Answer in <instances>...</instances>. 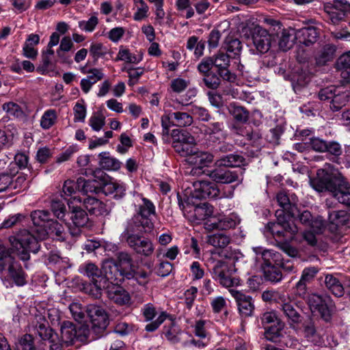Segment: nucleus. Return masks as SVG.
<instances>
[{
  "label": "nucleus",
  "mask_w": 350,
  "mask_h": 350,
  "mask_svg": "<svg viewBox=\"0 0 350 350\" xmlns=\"http://www.w3.org/2000/svg\"><path fill=\"white\" fill-rule=\"evenodd\" d=\"M310 185L318 192H330L338 202L350 208V183L330 164L318 170L316 177L310 179Z\"/></svg>",
  "instance_id": "obj_1"
},
{
  "label": "nucleus",
  "mask_w": 350,
  "mask_h": 350,
  "mask_svg": "<svg viewBox=\"0 0 350 350\" xmlns=\"http://www.w3.org/2000/svg\"><path fill=\"white\" fill-rule=\"evenodd\" d=\"M151 231L152 230L142 228L141 226L126 224L120 235V239L137 254L150 256L154 250V245L150 239L144 237L142 234Z\"/></svg>",
  "instance_id": "obj_2"
},
{
  "label": "nucleus",
  "mask_w": 350,
  "mask_h": 350,
  "mask_svg": "<svg viewBox=\"0 0 350 350\" xmlns=\"http://www.w3.org/2000/svg\"><path fill=\"white\" fill-rule=\"evenodd\" d=\"M12 246L17 251L20 259L26 261L30 258L29 253H36L40 245L36 237L27 230H21L10 238Z\"/></svg>",
  "instance_id": "obj_3"
},
{
  "label": "nucleus",
  "mask_w": 350,
  "mask_h": 350,
  "mask_svg": "<svg viewBox=\"0 0 350 350\" xmlns=\"http://www.w3.org/2000/svg\"><path fill=\"white\" fill-rule=\"evenodd\" d=\"M32 331L40 338L48 343L50 350H62L63 341L53 329L49 327V323L44 316L36 315L31 321Z\"/></svg>",
  "instance_id": "obj_4"
},
{
  "label": "nucleus",
  "mask_w": 350,
  "mask_h": 350,
  "mask_svg": "<svg viewBox=\"0 0 350 350\" xmlns=\"http://www.w3.org/2000/svg\"><path fill=\"white\" fill-rule=\"evenodd\" d=\"M276 222L267 224L269 230L275 239L292 241L294 235L298 232V228L292 218L283 215L282 211H275Z\"/></svg>",
  "instance_id": "obj_5"
},
{
  "label": "nucleus",
  "mask_w": 350,
  "mask_h": 350,
  "mask_svg": "<svg viewBox=\"0 0 350 350\" xmlns=\"http://www.w3.org/2000/svg\"><path fill=\"white\" fill-rule=\"evenodd\" d=\"M0 271L5 277V280L12 281L18 286H23L27 283L26 274L20 263L12 256L3 254L0 257Z\"/></svg>",
  "instance_id": "obj_6"
},
{
  "label": "nucleus",
  "mask_w": 350,
  "mask_h": 350,
  "mask_svg": "<svg viewBox=\"0 0 350 350\" xmlns=\"http://www.w3.org/2000/svg\"><path fill=\"white\" fill-rule=\"evenodd\" d=\"M186 204L179 200L178 204L183 211L185 216L192 223L200 224L210 217L213 213V206L207 202L195 204L193 200L187 198Z\"/></svg>",
  "instance_id": "obj_7"
},
{
  "label": "nucleus",
  "mask_w": 350,
  "mask_h": 350,
  "mask_svg": "<svg viewBox=\"0 0 350 350\" xmlns=\"http://www.w3.org/2000/svg\"><path fill=\"white\" fill-rule=\"evenodd\" d=\"M86 313L90 321L91 330L97 336V338L101 337L109 324L107 312L101 306L88 305L86 308Z\"/></svg>",
  "instance_id": "obj_8"
},
{
  "label": "nucleus",
  "mask_w": 350,
  "mask_h": 350,
  "mask_svg": "<svg viewBox=\"0 0 350 350\" xmlns=\"http://www.w3.org/2000/svg\"><path fill=\"white\" fill-rule=\"evenodd\" d=\"M82 198L80 197L74 196L68 200V206L70 210V219L72 221L74 227L68 226L70 234L72 237H78L81 234V228L86 226L89 221V217L87 213L82 209L81 207L75 205V202L81 203Z\"/></svg>",
  "instance_id": "obj_9"
},
{
  "label": "nucleus",
  "mask_w": 350,
  "mask_h": 350,
  "mask_svg": "<svg viewBox=\"0 0 350 350\" xmlns=\"http://www.w3.org/2000/svg\"><path fill=\"white\" fill-rule=\"evenodd\" d=\"M155 206L154 204L148 198H142V204L139 205V211L135 215L127 224L141 226L146 230H152L154 224L150 217L154 215Z\"/></svg>",
  "instance_id": "obj_10"
},
{
  "label": "nucleus",
  "mask_w": 350,
  "mask_h": 350,
  "mask_svg": "<svg viewBox=\"0 0 350 350\" xmlns=\"http://www.w3.org/2000/svg\"><path fill=\"white\" fill-rule=\"evenodd\" d=\"M103 278L105 281V287L121 284L128 270L121 269L116 262L112 260H105L103 264Z\"/></svg>",
  "instance_id": "obj_11"
},
{
  "label": "nucleus",
  "mask_w": 350,
  "mask_h": 350,
  "mask_svg": "<svg viewBox=\"0 0 350 350\" xmlns=\"http://www.w3.org/2000/svg\"><path fill=\"white\" fill-rule=\"evenodd\" d=\"M213 278L224 287H232L238 284V280L231 277L229 265L224 260H217L211 269Z\"/></svg>",
  "instance_id": "obj_12"
},
{
  "label": "nucleus",
  "mask_w": 350,
  "mask_h": 350,
  "mask_svg": "<svg viewBox=\"0 0 350 350\" xmlns=\"http://www.w3.org/2000/svg\"><path fill=\"white\" fill-rule=\"evenodd\" d=\"M274 35L273 28L269 30L256 25L252 32L253 44L258 53L264 54L269 51L271 44V37Z\"/></svg>",
  "instance_id": "obj_13"
},
{
  "label": "nucleus",
  "mask_w": 350,
  "mask_h": 350,
  "mask_svg": "<svg viewBox=\"0 0 350 350\" xmlns=\"http://www.w3.org/2000/svg\"><path fill=\"white\" fill-rule=\"evenodd\" d=\"M193 190L191 192V200L193 198H216L219 196V189L215 183L209 180H197L193 183Z\"/></svg>",
  "instance_id": "obj_14"
},
{
  "label": "nucleus",
  "mask_w": 350,
  "mask_h": 350,
  "mask_svg": "<svg viewBox=\"0 0 350 350\" xmlns=\"http://www.w3.org/2000/svg\"><path fill=\"white\" fill-rule=\"evenodd\" d=\"M265 22L273 28L274 35L275 34L279 38L278 45L280 49L286 51L292 48L294 40L296 39L293 30L282 29V25L273 19H266Z\"/></svg>",
  "instance_id": "obj_15"
},
{
  "label": "nucleus",
  "mask_w": 350,
  "mask_h": 350,
  "mask_svg": "<svg viewBox=\"0 0 350 350\" xmlns=\"http://www.w3.org/2000/svg\"><path fill=\"white\" fill-rule=\"evenodd\" d=\"M62 340L66 346L74 344L76 340H83L85 338L86 329L77 327L73 323L64 321L61 325Z\"/></svg>",
  "instance_id": "obj_16"
},
{
  "label": "nucleus",
  "mask_w": 350,
  "mask_h": 350,
  "mask_svg": "<svg viewBox=\"0 0 350 350\" xmlns=\"http://www.w3.org/2000/svg\"><path fill=\"white\" fill-rule=\"evenodd\" d=\"M253 251L256 254V262L261 269L281 264V254L280 252L262 247H253Z\"/></svg>",
  "instance_id": "obj_17"
},
{
  "label": "nucleus",
  "mask_w": 350,
  "mask_h": 350,
  "mask_svg": "<svg viewBox=\"0 0 350 350\" xmlns=\"http://www.w3.org/2000/svg\"><path fill=\"white\" fill-rule=\"evenodd\" d=\"M349 2L347 0H333L324 5V10L333 24L342 21L347 13H350Z\"/></svg>",
  "instance_id": "obj_18"
},
{
  "label": "nucleus",
  "mask_w": 350,
  "mask_h": 350,
  "mask_svg": "<svg viewBox=\"0 0 350 350\" xmlns=\"http://www.w3.org/2000/svg\"><path fill=\"white\" fill-rule=\"evenodd\" d=\"M277 202L280 208L277 211H282L283 215L288 218H292L296 216L298 212L297 207V197L295 194H288L286 191H280L276 196Z\"/></svg>",
  "instance_id": "obj_19"
},
{
  "label": "nucleus",
  "mask_w": 350,
  "mask_h": 350,
  "mask_svg": "<svg viewBox=\"0 0 350 350\" xmlns=\"http://www.w3.org/2000/svg\"><path fill=\"white\" fill-rule=\"evenodd\" d=\"M239 223V216L232 213L228 215L221 216L217 219L208 220L205 225L206 228L208 230H227L234 228Z\"/></svg>",
  "instance_id": "obj_20"
},
{
  "label": "nucleus",
  "mask_w": 350,
  "mask_h": 350,
  "mask_svg": "<svg viewBox=\"0 0 350 350\" xmlns=\"http://www.w3.org/2000/svg\"><path fill=\"white\" fill-rule=\"evenodd\" d=\"M230 293L236 301L241 316L244 318L252 317L255 309L252 297L235 290H230Z\"/></svg>",
  "instance_id": "obj_21"
},
{
  "label": "nucleus",
  "mask_w": 350,
  "mask_h": 350,
  "mask_svg": "<svg viewBox=\"0 0 350 350\" xmlns=\"http://www.w3.org/2000/svg\"><path fill=\"white\" fill-rule=\"evenodd\" d=\"M207 175L215 182L221 184H230L240 180V176L237 171H232L226 168L217 167L213 170H208Z\"/></svg>",
  "instance_id": "obj_22"
},
{
  "label": "nucleus",
  "mask_w": 350,
  "mask_h": 350,
  "mask_svg": "<svg viewBox=\"0 0 350 350\" xmlns=\"http://www.w3.org/2000/svg\"><path fill=\"white\" fill-rule=\"evenodd\" d=\"M189 163L196 165L191 170L193 174L205 173L202 168L208 166L213 161V155L208 152L199 151L197 148L196 152L186 159Z\"/></svg>",
  "instance_id": "obj_23"
},
{
  "label": "nucleus",
  "mask_w": 350,
  "mask_h": 350,
  "mask_svg": "<svg viewBox=\"0 0 350 350\" xmlns=\"http://www.w3.org/2000/svg\"><path fill=\"white\" fill-rule=\"evenodd\" d=\"M230 55L224 53H218L213 57V66L217 68L218 75L224 80L231 81L234 79V77L228 70L230 66Z\"/></svg>",
  "instance_id": "obj_24"
},
{
  "label": "nucleus",
  "mask_w": 350,
  "mask_h": 350,
  "mask_svg": "<svg viewBox=\"0 0 350 350\" xmlns=\"http://www.w3.org/2000/svg\"><path fill=\"white\" fill-rule=\"evenodd\" d=\"M81 273L86 275L92 282H96L98 286L105 287V281L103 278V271L92 262H86L79 268Z\"/></svg>",
  "instance_id": "obj_25"
},
{
  "label": "nucleus",
  "mask_w": 350,
  "mask_h": 350,
  "mask_svg": "<svg viewBox=\"0 0 350 350\" xmlns=\"http://www.w3.org/2000/svg\"><path fill=\"white\" fill-rule=\"evenodd\" d=\"M8 171L10 174L16 176L19 170H27L29 172L32 170V167L29 164V156L24 152H18L15 154L14 161L10 162L8 165Z\"/></svg>",
  "instance_id": "obj_26"
},
{
  "label": "nucleus",
  "mask_w": 350,
  "mask_h": 350,
  "mask_svg": "<svg viewBox=\"0 0 350 350\" xmlns=\"http://www.w3.org/2000/svg\"><path fill=\"white\" fill-rule=\"evenodd\" d=\"M81 202L90 215L98 216L107 213L105 204L95 197L86 196L82 199Z\"/></svg>",
  "instance_id": "obj_27"
},
{
  "label": "nucleus",
  "mask_w": 350,
  "mask_h": 350,
  "mask_svg": "<svg viewBox=\"0 0 350 350\" xmlns=\"http://www.w3.org/2000/svg\"><path fill=\"white\" fill-rule=\"evenodd\" d=\"M107 295L109 299L120 306L129 305L131 302L129 293L120 284L109 286L107 288Z\"/></svg>",
  "instance_id": "obj_28"
},
{
  "label": "nucleus",
  "mask_w": 350,
  "mask_h": 350,
  "mask_svg": "<svg viewBox=\"0 0 350 350\" xmlns=\"http://www.w3.org/2000/svg\"><path fill=\"white\" fill-rule=\"evenodd\" d=\"M295 218L298 219L300 223L303 225L310 227L314 232L316 233L321 232L324 226L323 221L319 219L314 220L312 214L308 211H304L300 213L298 209L296 216L293 217V219Z\"/></svg>",
  "instance_id": "obj_29"
},
{
  "label": "nucleus",
  "mask_w": 350,
  "mask_h": 350,
  "mask_svg": "<svg viewBox=\"0 0 350 350\" xmlns=\"http://www.w3.org/2000/svg\"><path fill=\"white\" fill-rule=\"evenodd\" d=\"M319 37V32L314 27H308L298 29L295 32V38L299 43L310 46L315 43Z\"/></svg>",
  "instance_id": "obj_30"
},
{
  "label": "nucleus",
  "mask_w": 350,
  "mask_h": 350,
  "mask_svg": "<svg viewBox=\"0 0 350 350\" xmlns=\"http://www.w3.org/2000/svg\"><path fill=\"white\" fill-rule=\"evenodd\" d=\"M245 163V158L239 154H229L221 157L215 161L216 167H237L244 165Z\"/></svg>",
  "instance_id": "obj_31"
},
{
  "label": "nucleus",
  "mask_w": 350,
  "mask_h": 350,
  "mask_svg": "<svg viewBox=\"0 0 350 350\" xmlns=\"http://www.w3.org/2000/svg\"><path fill=\"white\" fill-rule=\"evenodd\" d=\"M107 196H112L115 200H121L126 196V185L123 183H106L103 187Z\"/></svg>",
  "instance_id": "obj_32"
},
{
  "label": "nucleus",
  "mask_w": 350,
  "mask_h": 350,
  "mask_svg": "<svg viewBox=\"0 0 350 350\" xmlns=\"http://www.w3.org/2000/svg\"><path fill=\"white\" fill-rule=\"evenodd\" d=\"M279 309L283 312L284 315L294 323H299L301 321V315L292 301H288L285 297L280 304Z\"/></svg>",
  "instance_id": "obj_33"
},
{
  "label": "nucleus",
  "mask_w": 350,
  "mask_h": 350,
  "mask_svg": "<svg viewBox=\"0 0 350 350\" xmlns=\"http://www.w3.org/2000/svg\"><path fill=\"white\" fill-rule=\"evenodd\" d=\"M228 113L234 120L239 123L245 124L250 117L249 111L244 107L238 105L235 102L230 103L227 107Z\"/></svg>",
  "instance_id": "obj_34"
},
{
  "label": "nucleus",
  "mask_w": 350,
  "mask_h": 350,
  "mask_svg": "<svg viewBox=\"0 0 350 350\" xmlns=\"http://www.w3.org/2000/svg\"><path fill=\"white\" fill-rule=\"evenodd\" d=\"M304 336L315 345H321L323 340L321 336L317 332L314 323L308 322L303 325Z\"/></svg>",
  "instance_id": "obj_35"
},
{
  "label": "nucleus",
  "mask_w": 350,
  "mask_h": 350,
  "mask_svg": "<svg viewBox=\"0 0 350 350\" xmlns=\"http://www.w3.org/2000/svg\"><path fill=\"white\" fill-rule=\"evenodd\" d=\"M100 159L99 165L101 168L107 170H118L121 167V162L117 159L110 157L107 152H100L98 154Z\"/></svg>",
  "instance_id": "obj_36"
},
{
  "label": "nucleus",
  "mask_w": 350,
  "mask_h": 350,
  "mask_svg": "<svg viewBox=\"0 0 350 350\" xmlns=\"http://www.w3.org/2000/svg\"><path fill=\"white\" fill-rule=\"evenodd\" d=\"M48 211L36 210L31 213V218L34 226L47 228L53 219Z\"/></svg>",
  "instance_id": "obj_37"
},
{
  "label": "nucleus",
  "mask_w": 350,
  "mask_h": 350,
  "mask_svg": "<svg viewBox=\"0 0 350 350\" xmlns=\"http://www.w3.org/2000/svg\"><path fill=\"white\" fill-rule=\"evenodd\" d=\"M171 137L173 139L172 144H196L194 137L185 131L173 129Z\"/></svg>",
  "instance_id": "obj_38"
},
{
  "label": "nucleus",
  "mask_w": 350,
  "mask_h": 350,
  "mask_svg": "<svg viewBox=\"0 0 350 350\" xmlns=\"http://www.w3.org/2000/svg\"><path fill=\"white\" fill-rule=\"evenodd\" d=\"M79 191L86 196H90L89 193H98L101 189L96 180H85L82 177L79 178Z\"/></svg>",
  "instance_id": "obj_39"
},
{
  "label": "nucleus",
  "mask_w": 350,
  "mask_h": 350,
  "mask_svg": "<svg viewBox=\"0 0 350 350\" xmlns=\"http://www.w3.org/2000/svg\"><path fill=\"white\" fill-rule=\"evenodd\" d=\"M325 284L326 287L336 297H342L344 294V288L338 278L332 275H327L325 279Z\"/></svg>",
  "instance_id": "obj_40"
},
{
  "label": "nucleus",
  "mask_w": 350,
  "mask_h": 350,
  "mask_svg": "<svg viewBox=\"0 0 350 350\" xmlns=\"http://www.w3.org/2000/svg\"><path fill=\"white\" fill-rule=\"evenodd\" d=\"M337 69L345 79H350V51L342 54L336 62Z\"/></svg>",
  "instance_id": "obj_41"
},
{
  "label": "nucleus",
  "mask_w": 350,
  "mask_h": 350,
  "mask_svg": "<svg viewBox=\"0 0 350 350\" xmlns=\"http://www.w3.org/2000/svg\"><path fill=\"white\" fill-rule=\"evenodd\" d=\"M284 327V324L282 321H278L276 325L270 326L265 332L266 339L273 342H278Z\"/></svg>",
  "instance_id": "obj_42"
},
{
  "label": "nucleus",
  "mask_w": 350,
  "mask_h": 350,
  "mask_svg": "<svg viewBox=\"0 0 350 350\" xmlns=\"http://www.w3.org/2000/svg\"><path fill=\"white\" fill-rule=\"evenodd\" d=\"M225 48L228 55H232L234 58L240 55L242 50V43L238 39L232 36H228L225 40Z\"/></svg>",
  "instance_id": "obj_43"
},
{
  "label": "nucleus",
  "mask_w": 350,
  "mask_h": 350,
  "mask_svg": "<svg viewBox=\"0 0 350 350\" xmlns=\"http://www.w3.org/2000/svg\"><path fill=\"white\" fill-rule=\"evenodd\" d=\"M348 101V94L337 88V92L330 101L329 107L333 111H337L344 107Z\"/></svg>",
  "instance_id": "obj_44"
},
{
  "label": "nucleus",
  "mask_w": 350,
  "mask_h": 350,
  "mask_svg": "<svg viewBox=\"0 0 350 350\" xmlns=\"http://www.w3.org/2000/svg\"><path fill=\"white\" fill-rule=\"evenodd\" d=\"M173 123L174 126L185 127L190 126L193 122V118L186 112H172Z\"/></svg>",
  "instance_id": "obj_45"
},
{
  "label": "nucleus",
  "mask_w": 350,
  "mask_h": 350,
  "mask_svg": "<svg viewBox=\"0 0 350 350\" xmlns=\"http://www.w3.org/2000/svg\"><path fill=\"white\" fill-rule=\"evenodd\" d=\"M265 279L273 283H277L282 280V273L280 269L279 265L269 267L261 269Z\"/></svg>",
  "instance_id": "obj_46"
},
{
  "label": "nucleus",
  "mask_w": 350,
  "mask_h": 350,
  "mask_svg": "<svg viewBox=\"0 0 350 350\" xmlns=\"http://www.w3.org/2000/svg\"><path fill=\"white\" fill-rule=\"evenodd\" d=\"M207 242L215 247L224 248L230 243V238L223 233L213 234L208 237Z\"/></svg>",
  "instance_id": "obj_47"
},
{
  "label": "nucleus",
  "mask_w": 350,
  "mask_h": 350,
  "mask_svg": "<svg viewBox=\"0 0 350 350\" xmlns=\"http://www.w3.org/2000/svg\"><path fill=\"white\" fill-rule=\"evenodd\" d=\"M335 52V46L329 44L325 45L317 57V64L319 65H325L327 62L333 60Z\"/></svg>",
  "instance_id": "obj_48"
},
{
  "label": "nucleus",
  "mask_w": 350,
  "mask_h": 350,
  "mask_svg": "<svg viewBox=\"0 0 350 350\" xmlns=\"http://www.w3.org/2000/svg\"><path fill=\"white\" fill-rule=\"evenodd\" d=\"M16 175L15 178H14V176H11L10 189L20 191L25 189L28 185V175L24 172H18Z\"/></svg>",
  "instance_id": "obj_49"
},
{
  "label": "nucleus",
  "mask_w": 350,
  "mask_h": 350,
  "mask_svg": "<svg viewBox=\"0 0 350 350\" xmlns=\"http://www.w3.org/2000/svg\"><path fill=\"white\" fill-rule=\"evenodd\" d=\"M150 275V273H148L144 270L135 271L133 269L128 270L127 273H126V278H134L139 284L144 286L148 282Z\"/></svg>",
  "instance_id": "obj_50"
},
{
  "label": "nucleus",
  "mask_w": 350,
  "mask_h": 350,
  "mask_svg": "<svg viewBox=\"0 0 350 350\" xmlns=\"http://www.w3.org/2000/svg\"><path fill=\"white\" fill-rule=\"evenodd\" d=\"M116 265H118L121 269L126 270L133 269V258L128 252H121L117 255Z\"/></svg>",
  "instance_id": "obj_51"
},
{
  "label": "nucleus",
  "mask_w": 350,
  "mask_h": 350,
  "mask_svg": "<svg viewBox=\"0 0 350 350\" xmlns=\"http://www.w3.org/2000/svg\"><path fill=\"white\" fill-rule=\"evenodd\" d=\"M261 298L265 302H275L280 304L282 299L285 298V296L278 291L268 289L262 292Z\"/></svg>",
  "instance_id": "obj_52"
},
{
  "label": "nucleus",
  "mask_w": 350,
  "mask_h": 350,
  "mask_svg": "<svg viewBox=\"0 0 350 350\" xmlns=\"http://www.w3.org/2000/svg\"><path fill=\"white\" fill-rule=\"evenodd\" d=\"M172 147L180 156L187 158L193 155L198 148L196 144H172Z\"/></svg>",
  "instance_id": "obj_53"
},
{
  "label": "nucleus",
  "mask_w": 350,
  "mask_h": 350,
  "mask_svg": "<svg viewBox=\"0 0 350 350\" xmlns=\"http://www.w3.org/2000/svg\"><path fill=\"white\" fill-rule=\"evenodd\" d=\"M56 119V111L54 109L47 110L41 118L40 125L44 129H49L55 124Z\"/></svg>",
  "instance_id": "obj_54"
},
{
  "label": "nucleus",
  "mask_w": 350,
  "mask_h": 350,
  "mask_svg": "<svg viewBox=\"0 0 350 350\" xmlns=\"http://www.w3.org/2000/svg\"><path fill=\"white\" fill-rule=\"evenodd\" d=\"M77 191H79V178H77V181L68 179L64 182L62 192L64 193L63 196L65 198L66 197H72Z\"/></svg>",
  "instance_id": "obj_55"
},
{
  "label": "nucleus",
  "mask_w": 350,
  "mask_h": 350,
  "mask_svg": "<svg viewBox=\"0 0 350 350\" xmlns=\"http://www.w3.org/2000/svg\"><path fill=\"white\" fill-rule=\"evenodd\" d=\"M3 109L10 116L16 118L23 117L24 115L23 108L17 103L8 102L3 105Z\"/></svg>",
  "instance_id": "obj_56"
},
{
  "label": "nucleus",
  "mask_w": 350,
  "mask_h": 350,
  "mask_svg": "<svg viewBox=\"0 0 350 350\" xmlns=\"http://www.w3.org/2000/svg\"><path fill=\"white\" fill-rule=\"evenodd\" d=\"M47 228L49 233L55 234L59 239H66L64 228L57 220L52 219Z\"/></svg>",
  "instance_id": "obj_57"
},
{
  "label": "nucleus",
  "mask_w": 350,
  "mask_h": 350,
  "mask_svg": "<svg viewBox=\"0 0 350 350\" xmlns=\"http://www.w3.org/2000/svg\"><path fill=\"white\" fill-rule=\"evenodd\" d=\"M165 328L166 329L164 332L165 337L170 342L176 344L180 341L183 334L177 330L173 323H170L168 328Z\"/></svg>",
  "instance_id": "obj_58"
},
{
  "label": "nucleus",
  "mask_w": 350,
  "mask_h": 350,
  "mask_svg": "<svg viewBox=\"0 0 350 350\" xmlns=\"http://www.w3.org/2000/svg\"><path fill=\"white\" fill-rule=\"evenodd\" d=\"M117 59L127 63L137 64L142 60V57L136 56L131 53L128 49H122L119 51Z\"/></svg>",
  "instance_id": "obj_59"
},
{
  "label": "nucleus",
  "mask_w": 350,
  "mask_h": 350,
  "mask_svg": "<svg viewBox=\"0 0 350 350\" xmlns=\"http://www.w3.org/2000/svg\"><path fill=\"white\" fill-rule=\"evenodd\" d=\"M17 350H35L33 339L31 335H24L16 344Z\"/></svg>",
  "instance_id": "obj_60"
},
{
  "label": "nucleus",
  "mask_w": 350,
  "mask_h": 350,
  "mask_svg": "<svg viewBox=\"0 0 350 350\" xmlns=\"http://www.w3.org/2000/svg\"><path fill=\"white\" fill-rule=\"evenodd\" d=\"M203 81L205 85L210 89L216 90L220 85V76L218 77L215 73L211 72L204 75Z\"/></svg>",
  "instance_id": "obj_61"
},
{
  "label": "nucleus",
  "mask_w": 350,
  "mask_h": 350,
  "mask_svg": "<svg viewBox=\"0 0 350 350\" xmlns=\"http://www.w3.org/2000/svg\"><path fill=\"white\" fill-rule=\"evenodd\" d=\"M72 317L77 321H82L85 318L86 309L84 310L80 304L72 303L69 306Z\"/></svg>",
  "instance_id": "obj_62"
},
{
  "label": "nucleus",
  "mask_w": 350,
  "mask_h": 350,
  "mask_svg": "<svg viewBox=\"0 0 350 350\" xmlns=\"http://www.w3.org/2000/svg\"><path fill=\"white\" fill-rule=\"evenodd\" d=\"M51 208L54 215L59 219H62L65 216L66 206L64 204L59 200H53L51 204Z\"/></svg>",
  "instance_id": "obj_63"
},
{
  "label": "nucleus",
  "mask_w": 350,
  "mask_h": 350,
  "mask_svg": "<svg viewBox=\"0 0 350 350\" xmlns=\"http://www.w3.org/2000/svg\"><path fill=\"white\" fill-rule=\"evenodd\" d=\"M90 53L94 61H96L99 57L106 55L107 49L101 43H92L90 48Z\"/></svg>",
  "instance_id": "obj_64"
}]
</instances>
